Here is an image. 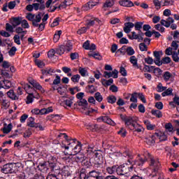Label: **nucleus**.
Wrapping results in <instances>:
<instances>
[{"instance_id":"nucleus-1","label":"nucleus","mask_w":179,"mask_h":179,"mask_svg":"<svg viewBox=\"0 0 179 179\" xmlns=\"http://www.w3.org/2000/svg\"><path fill=\"white\" fill-rule=\"evenodd\" d=\"M73 48V45H72V42L68 41L64 42V45H62L59 48L56 50V54L62 55V54L64 52H69L70 51H72Z\"/></svg>"},{"instance_id":"nucleus-2","label":"nucleus","mask_w":179,"mask_h":179,"mask_svg":"<svg viewBox=\"0 0 179 179\" xmlns=\"http://www.w3.org/2000/svg\"><path fill=\"white\" fill-rule=\"evenodd\" d=\"M1 171L4 174H16L17 166H16V164H6L2 167Z\"/></svg>"},{"instance_id":"nucleus-3","label":"nucleus","mask_w":179,"mask_h":179,"mask_svg":"<svg viewBox=\"0 0 179 179\" xmlns=\"http://www.w3.org/2000/svg\"><path fill=\"white\" fill-rule=\"evenodd\" d=\"M134 171V166L128 165L126 164L125 165H121L119 167H117V174L118 176H125V174H128L129 171Z\"/></svg>"},{"instance_id":"nucleus-4","label":"nucleus","mask_w":179,"mask_h":179,"mask_svg":"<svg viewBox=\"0 0 179 179\" xmlns=\"http://www.w3.org/2000/svg\"><path fill=\"white\" fill-rule=\"evenodd\" d=\"M145 162L146 157H145L143 155H138L136 159L134 161H132V159H128V163L133 166V169H135V167H140L141 166H143Z\"/></svg>"},{"instance_id":"nucleus-5","label":"nucleus","mask_w":179,"mask_h":179,"mask_svg":"<svg viewBox=\"0 0 179 179\" xmlns=\"http://www.w3.org/2000/svg\"><path fill=\"white\" fill-rule=\"evenodd\" d=\"M27 19L32 22V26H38L37 23L41 22V13H39L36 15V14L29 13L27 14Z\"/></svg>"},{"instance_id":"nucleus-6","label":"nucleus","mask_w":179,"mask_h":179,"mask_svg":"<svg viewBox=\"0 0 179 179\" xmlns=\"http://www.w3.org/2000/svg\"><path fill=\"white\" fill-rule=\"evenodd\" d=\"M76 139L69 138L68 140H64L62 142L61 147L65 150H69V149H73V146L76 145Z\"/></svg>"},{"instance_id":"nucleus-7","label":"nucleus","mask_w":179,"mask_h":179,"mask_svg":"<svg viewBox=\"0 0 179 179\" xmlns=\"http://www.w3.org/2000/svg\"><path fill=\"white\" fill-rule=\"evenodd\" d=\"M160 23L164 27H170L172 30H176L177 29V24L174 23V19L171 17H169L166 20H161Z\"/></svg>"},{"instance_id":"nucleus-8","label":"nucleus","mask_w":179,"mask_h":179,"mask_svg":"<svg viewBox=\"0 0 179 179\" xmlns=\"http://www.w3.org/2000/svg\"><path fill=\"white\" fill-rule=\"evenodd\" d=\"M27 125L31 128H36V129H38V131H44V127L40 123L34 122V117H29Z\"/></svg>"},{"instance_id":"nucleus-9","label":"nucleus","mask_w":179,"mask_h":179,"mask_svg":"<svg viewBox=\"0 0 179 179\" xmlns=\"http://www.w3.org/2000/svg\"><path fill=\"white\" fill-rule=\"evenodd\" d=\"M99 3H100L99 0H90L87 3L82 6V10H84L85 12L90 10V9H93L94 6H97Z\"/></svg>"},{"instance_id":"nucleus-10","label":"nucleus","mask_w":179,"mask_h":179,"mask_svg":"<svg viewBox=\"0 0 179 179\" xmlns=\"http://www.w3.org/2000/svg\"><path fill=\"white\" fill-rule=\"evenodd\" d=\"M122 120L125 122V125L129 127V128H131L138 122V117L134 116H126L123 117Z\"/></svg>"},{"instance_id":"nucleus-11","label":"nucleus","mask_w":179,"mask_h":179,"mask_svg":"<svg viewBox=\"0 0 179 179\" xmlns=\"http://www.w3.org/2000/svg\"><path fill=\"white\" fill-rule=\"evenodd\" d=\"M62 177L63 179H73L72 171L69 166H64L62 169Z\"/></svg>"},{"instance_id":"nucleus-12","label":"nucleus","mask_w":179,"mask_h":179,"mask_svg":"<svg viewBox=\"0 0 179 179\" xmlns=\"http://www.w3.org/2000/svg\"><path fill=\"white\" fill-rule=\"evenodd\" d=\"M107 164V162L103 163V159H101L99 161H96V162L94 164V169L95 170H98V171L103 172L106 171V166Z\"/></svg>"},{"instance_id":"nucleus-13","label":"nucleus","mask_w":179,"mask_h":179,"mask_svg":"<svg viewBox=\"0 0 179 179\" xmlns=\"http://www.w3.org/2000/svg\"><path fill=\"white\" fill-rule=\"evenodd\" d=\"M150 166L152 169L153 173H155L156 174V173H157L159 170V167H160V162H159V159H155L153 158H151Z\"/></svg>"},{"instance_id":"nucleus-14","label":"nucleus","mask_w":179,"mask_h":179,"mask_svg":"<svg viewBox=\"0 0 179 179\" xmlns=\"http://www.w3.org/2000/svg\"><path fill=\"white\" fill-rule=\"evenodd\" d=\"M103 77L106 79L110 78H113L114 79H117L118 78V71L115 69L113 71H104L103 72Z\"/></svg>"},{"instance_id":"nucleus-15","label":"nucleus","mask_w":179,"mask_h":179,"mask_svg":"<svg viewBox=\"0 0 179 179\" xmlns=\"http://www.w3.org/2000/svg\"><path fill=\"white\" fill-rule=\"evenodd\" d=\"M71 3H72V1H69L68 2V0H65L64 1H63L62 3L59 4V6L58 7L55 6L53 7L52 9L50 10V12H55V10H57V9H65V8H66L67 6H69V5H71Z\"/></svg>"},{"instance_id":"nucleus-16","label":"nucleus","mask_w":179,"mask_h":179,"mask_svg":"<svg viewBox=\"0 0 179 179\" xmlns=\"http://www.w3.org/2000/svg\"><path fill=\"white\" fill-rule=\"evenodd\" d=\"M99 177H103L100 176V171H92L89 173V176H85L84 179H97Z\"/></svg>"},{"instance_id":"nucleus-17","label":"nucleus","mask_w":179,"mask_h":179,"mask_svg":"<svg viewBox=\"0 0 179 179\" xmlns=\"http://www.w3.org/2000/svg\"><path fill=\"white\" fill-rule=\"evenodd\" d=\"M160 53L162 54V52H159V51H154L153 55L155 57L154 62L155 65H157V66H162V63L160 62L162 60L161 58L162 57L160 56Z\"/></svg>"},{"instance_id":"nucleus-18","label":"nucleus","mask_w":179,"mask_h":179,"mask_svg":"<svg viewBox=\"0 0 179 179\" xmlns=\"http://www.w3.org/2000/svg\"><path fill=\"white\" fill-rule=\"evenodd\" d=\"M130 128L133 132H138V134H140V132H144L145 131V128H143L142 125L138 123V122L134 123V125L131 126Z\"/></svg>"},{"instance_id":"nucleus-19","label":"nucleus","mask_w":179,"mask_h":179,"mask_svg":"<svg viewBox=\"0 0 179 179\" xmlns=\"http://www.w3.org/2000/svg\"><path fill=\"white\" fill-rule=\"evenodd\" d=\"M97 121H102L109 125H115V122H114V121H113L108 116H101L97 118Z\"/></svg>"},{"instance_id":"nucleus-20","label":"nucleus","mask_w":179,"mask_h":179,"mask_svg":"<svg viewBox=\"0 0 179 179\" xmlns=\"http://www.w3.org/2000/svg\"><path fill=\"white\" fill-rule=\"evenodd\" d=\"M29 83L34 87V89L40 90L42 93H44V88H43V86H41L38 82H36L35 80H30Z\"/></svg>"},{"instance_id":"nucleus-21","label":"nucleus","mask_w":179,"mask_h":179,"mask_svg":"<svg viewBox=\"0 0 179 179\" xmlns=\"http://www.w3.org/2000/svg\"><path fill=\"white\" fill-rule=\"evenodd\" d=\"M135 24L133 22H128L124 23V27H123V31L126 34L131 33V30L134 29Z\"/></svg>"},{"instance_id":"nucleus-22","label":"nucleus","mask_w":179,"mask_h":179,"mask_svg":"<svg viewBox=\"0 0 179 179\" xmlns=\"http://www.w3.org/2000/svg\"><path fill=\"white\" fill-rule=\"evenodd\" d=\"M36 171L34 168H27L25 177H27L28 179H32L36 176Z\"/></svg>"},{"instance_id":"nucleus-23","label":"nucleus","mask_w":179,"mask_h":179,"mask_svg":"<svg viewBox=\"0 0 179 179\" xmlns=\"http://www.w3.org/2000/svg\"><path fill=\"white\" fill-rule=\"evenodd\" d=\"M41 72L45 76H52V73H55L56 71L55 69L48 67L45 69H42Z\"/></svg>"},{"instance_id":"nucleus-24","label":"nucleus","mask_w":179,"mask_h":179,"mask_svg":"<svg viewBox=\"0 0 179 179\" xmlns=\"http://www.w3.org/2000/svg\"><path fill=\"white\" fill-rule=\"evenodd\" d=\"M110 163L106 162V165L105 166V170H106L107 173L108 174H114V173H117V166L113 165L112 166H110Z\"/></svg>"},{"instance_id":"nucleus-25","label":"nucleus","mask_w":179,"mask_h":179,"mask_svg":"<svg viewBox=\"0 0 179 179\" xmlns=\"http://www.w3.org/2000/svg\"><path fill=\"white\" fill-rule=\"evenodd\" d=\"M74 159L76 162V163H83L85 160H86L87 157L83 154H74Z\"/></svg>"},{"instance_id":"nucleus-26","label":"nucleus","mask_w":179,"mask_h":179,"mask_svg":"<svg viewBox=\"0 0 179 179\" xmlns=\"http://www.w3.org/2000/svg\"><path fill=\"white\" fill-rule=\"evenodd\" d=\"M119 5L125 8H132L134 3L131 0H121L119 1Z\"/></svg>"},{"instance_id":"nucleus-27","label":"nucleus","mask_w":179,"mask_h":179,"mask_svg":"<svg viewBox=\"0 0 179 179\" xmlns=\"http://www.w3.org/2000/svg\"><path fill=\"white\" fill-rule=\"evenodd\" d=\"M89 156H94L95 162L103 160V155H101V152L97 151L96 149L95 151H93V152L91 155H89Z\"/></svg>"},{"instance_id":"nucleus-28","label":"nucleus","mask_w":179,"mask_h":179,"mask_svg":"<svg viewBox=\"0 0 179 179\" xmlns=\"http://www.w3.org/2000/svg\"><path fill=\"white\" fill-rule=\"evenodd\" d=\"M7 95L9 99H11V100H19V96L15 94V91L13 90H10L7 92Z\"/></svg>"},{"instance_id":"nucleus-29","label":"nucleus","mask_w":179,"mask_h":179,"mask_svg":"<svg viewBox=\"0 0 179 179\" xmlns=\"http://www.w3.org/2000/svg\"><path fill=\"white\" fill-rule=\"evenodd\" d=\"M22 17H13L12 25L13 27H17V26H20L22 23Z\"/></svg>"},{"instance_id":"nucleus-30","label":"nucleus","mask_w":179,"mask_h":179,"mask_svg":"<svg viewBox=\"0 0 179 179\" xmlns=\"http://www.w3.org/2000/svg\"><path fill=\"white\" fill-rule=\"evenodd\" d=\"M80 150H82V143L80 142H78V144L74 145V148H72V152L76 155L80 153Z\"/></svg>"},{"instance_id":"nucleus-31","label":"nucleus","mask_w":179,"mask_h":179,"mask_svg":"<svg viewBox=\"0 0 179 179\" xmlns=\"http://www.w3.org/2000/svg\"><path fill=\"white\" fill-rule=\"evenodd\" d=\"M144 124L146 126L148 131H153V129L156 128V125L152 124L150 123V121H149V120H144Z\"/></svg>"},{"instance_id":"nucleus-32","label":"nucleus","mask_w":179,"mask_h":179,"mask_svg":"<svg viewBox=\"0 0 179 179\" xmlns=\"http://www.w3.org/2000/svg\"><path fill=\"white\" fill-rule=\"evenodd\" d=\"M114 83V80L113 78H110L109 80H106L103 78L101 80V84L103 86H105V87H107V86H111Z\"/></svg>"},{"instance_id":"nucleus-33","label":"nucleus","mask_w":179,"mask_h":179,"mask_svg":"<svg viewBox=\"0 0 179 179\" xmlns=\"http://www.w3.org/2000/svg\"><path fill=\"white\" fill-rule=\"evenodd\" d=\"M1 83H3V89H10L12 87V82L9 80L4 79L1 81Z\"/></svg>"},{"instance_id":"nucleus-34","label":"nucleus","mask_w":179,"mask_h":179,"mask_svg":"<svg viewBox=\"0 0 179 179\" xmlns=\"http://www.w3.org/2000/svg\"><path fill=\"white\" fill-rule=\"evenodd\" d=\"M78 72L83 78H86V76H89V73L87 72V69L83 67H79Z\"/></svg>"},{"instance_id":"nucleus-35","label":"nucleus","mask_w":179,"mask_h":179,"mask_svg":"<svg viewBox=\"0 0 179 179\" xmlns=\"http://www.w3.org/2000/svg\"><path fill=\"white\" fill-rule=\"evenodd\" d=\"M130 62L131 64H132L134 68H137V69H139V65H138V59H136V57L135 56L130 57Z\"/></svg>"},{"instance_id":"nucleus-36","label":"nucleus","mask_w":179,"mask_h":179,"mask_svg":"<svg viewBox=\"0 0 179 179\" xmlns=\"http://www.w3.org/2000/svg\"><path fill=\"white\" fill-rule=\"evenodd\" d=\"M122 155L124 157H128L129 160H132V159H134V155H132V153L131 152V151H129V150H124L122 153Z\"/></svg>"},{"instance_id":"nucleus-37","label":"nucleus","mask_w":179,"mask_h":179,"mask_svg":"<svg viewBox=\"0 0 179 179\" xmlns=\"http://www.w3.org/2000/svg\"><path fill=\"white\" fill-rule=\"evenodd\" d=\"M95 151H96V147L93 144L89 145L86 150L87 156H89V155H92V153H93V152H95Z\"/></svg>"},{"instance_id":"nucleus-38","label":"nucleus","mask_w":179,"mask_h":179,"mask_svg":"<svg viewBox=\"0 0 179 179\" xmlns=\"http://www.w3.org/2000/svg\"><path fill=\"white\" fill-rule=\"evenodd\" d=\"M162 97H166V96H173V88H168L166 90H164L162 93Z\"/></svg>"},{"instance_id":"nucleus-39","label":"nucleus","mask_w":179,"mask_h":179,"mask_svg":"<svg viewBox=\"0 0 179 179\" xmlns=\"http://www.w3.org/2000/svg\"><path fill=\"white\" fill-rule=\"evenodd\" d=\"M61 34H62V31H57L53 37L54 43H58L59 38H61Z\"/></svg>"},{"instance_id":"nucleus-40","label":"nucleus","mask_w":179,"mask_h":179,"mask_svg":"<svg viewBox=\"0 0 179 179\" xmlns=\"http://www.w3.org/2000/svg\"><path fill=\"white\" fill-rule=\"evenodd\" d=\"M73 99H75L73 96L69 97L64 101V104L67 107H72V104H73Z\"/></svg>"},{"instance_id":"nucleus-41","label":"nucleus","mask_w":179,"mask_h":179,"mask_svg":"<svg viewBox=\"0 0 179 179\" xmlns=\"http://www.w3.org/2000/svg\"><path fill=\"white\" fill-rule=\"evenodd\" d=\"M151 114L157 117V118H162V117H163V113H162V111H160V110H152Z\"/></svg>"},{"instance_id":"nucleus-42","label":"nucleus","mask_w":179,"mask_h":179,"mask_svg":"<svg viewBox=\"0 0 179 179\" xmlns=\"http://www.w3.org/2000/svg\"><path fill=\"white\" fill-rule=\"evenodd\" d=\"M167 89V87L163 86V84L162 83H159L157 85L156 90L158 93H162V92H164Z\"/></svg>"},{"instance_id":"nucleus-43","label":"nucleus","mask_w":179,"mask_h":179,"mask_svg":"<svg viewBox=\"0 0 179 179\" xmlns=\"http://www.w3.org/2000/svg\"><path fill=\"white\" fill-rule=\"evenodd\" d=\"M64 139V141H68L69 139V136L66 133H59V135H57V139L58 141H61V139Z\"/></svg>"},{"instance_id":"nucleus-44","label":"nucleus","mask_w":179,"mask_h":179,"mask_svg":"<svg viewBox=\"0 0 179 179\" xmlns=\"http://www.w3.org/2000/svg\"><path fill=\"white\" fill-rule=\"evenodd\" d=\"M143 26V22H136L134 24V29L137 31H141V30H142Z\"/></svg>"},{"instance_id":"nucleus-45","label":"nucleus","mask_w":179,"mask_h":179,"mask_svg":"<svg viewBox=\"0 0 179 179\" xmlns=\"http://www.w3.org/2000/svg\"><path fill=\"white\" fill-rule=\"evenodd\" d=\"M1 75L4 79H12L13 75L6 71V70H2Z\"/></svg>"},{"instance_id":"nucleus-46","label":"nucleus","mask_w":179,"mask_h":179,"mask_svg":"<svg viewBox=\"0 0 179 179\" xmlns=\"http://www.w3.org/2000/svg\"><path fill=\"white\" fill-rule=\"evenodd\" d=\"M12 128H13L12 123L8 124L7 127H5L2 129L3 133L9 134V132L12 131Z\"/></svg>"},{"instance_id":"nucleus-47","label":"nucleus","mask_w":179,"mask_h":179,"mask_svg":"<svg viewBox=\"0 0 179 179\" xmlns=\"http://www.w3.org/2000/svg\"><path fill=\"white\" fill-rule=\"evenodd\" d=\"M130 101H131V103H138V92H134L130 94Z\"/></svg>"},{"instance_id":"nucleus-48","label":"nucleus","mask_w":179,"mask_h":179,"mask_svg":"<svg viewBox=\"0 0 179 179\" xmlns=\"http://www.w3.org/2000/svg\"><path fill=\"white\" fill-rule=\"evenodd\" d=\"M87 89L88 90V93H90V94H93V93H96V92H97V88H96L93 85H88Z\"/></svg>"},{"instance_id":"nucleus-49","label":"nucleus","mask_w":179,"mask_h":179,"mask_svg":"<svg viewBox=\"0 0 179 179\" xmlns=\"http://www.w3.org/2000/svg\"><path fill=\"white\" fill-rule=\"evenodd\" d=\"M129 38L130 40H138V43H139V35L135 31L131 32V36L129 35Z\"/></svg>"},{"instance_id":"nucleus-50","label":"nucleus","mask_w":179,"mask_h":179,"mask_svg":"<svg viewBox=\"0 0 179 179\" xmlns=\"http://www.w3.org/2000/svg\"><path fill=\"white\" fill-rule=\"evenodd\" d=\"M153 3L155 6L157 10H159L162 8L163 4H162V1L159 0H153Z\"/></svg>"},{"instance_id":"nucleus-51","label":"nucleus","mask_w":179,"mask_h":179,"mask_svg":"<svg viewBox=\"0 0 179 179\" xmlns=\"http://www.w3.org/2000/svg\"><path fill=\"white\" fill-rule=\"evenodd\" d=\"M66 163H73V162H76L75 160V155H69V157H64Z\"/></svg>"},{"instance_id":"nucleus-52","label":"nucleus","mask_w":179,"mask_h":179,"mask_svg":"<svg viewBox=\"0 0 179 179\" xmlns=\"http://www.w3.org/2000/svg\"><path fill=\"white\" fill-rule=\"evenodd\" d=\"M35 64L36 66H38V68H41V69H43L44 66H45V63L41 60L35 59Z\"/></svg>"},{"instance_id":"nucleus-53","label":"nucleus","mask_w":179,"mask_h":179,"mask_svg":"<svg viewBox=\"0 0 179 179\" xmlns=\"http://www.w3.org/2000/svg\"><path fill=\"white\" fill-rule=\"evenodd\" d=\"M108 103L110 104H114L117 101V97L114 95H110L107 97Z\"/></svg>"},{"instance_id":"nucleus-54","label":"nucleus","mask_w":179,"mask_h":179,"mask_svg":"<svg viewBox=\"0 0 179 179\" xmlns=\"http://www.w3.org/2000/svg\"><path fill=\"white\" fill-rule=\"evenodd\" d=\"M1 104L3 107L8 108L10 105V101H9V99L4 98L1 99Z\"/></svg>"},{"instance_id":"nucleus-55","label":"nucleus","mask_w":179,"mask_h":179,"mask_svg":"<svg viewBox=\"0 0 179 179\" xmlns=\"http://www.w3.org/2000/svg\"><path fill=\"white\" fill-rule=\"evenodd\" d=\"M114 6V0H106L103 4V8H111Z\"/></svg>"},{"instance_id":"nucleus-56","label":"nucleus","mask_w":179,"mask_h":179,"mask_svg":"<svg viewBox=\"0 0 179 179\" xmlns=\"http://www.w3.org/2000/svg\"><path fill=\"white\" fill-rule=\"evenodd\" d=\"M95 100L98 101V103H101L103 101V96L100 92H96L94 94Z\"/></svg>"},{"instance_id":"nucleus-57","label":"nucleus","mask_w":179,"mask_h":179,"mask_svg":"<svg viewBox=\"0 0 179 179\" xmlns=\"http://www.w3.org/2000/svg\"><path fill=\"white\" fill-rule=\"evenodd\" d=\"M77 103L80 107H86L87 106V101L84 99H80Z\"/></svg>"},{"instance_id":"nucleus-58","label":"nucleus","mask_w":179,"mask_h":179,"mask_svg":"<svg viewBox=\"0 0 179 179\" xmlns=\"http://www.w3.org/2000/svg\"><path fill=\"white\" fill-rule=\"evenodd\" d=\"M21 26L22 27V29H29L30 28V25L29 24V22H27V20H21Z\"/></svg>"},{"instance_id":"nucleus-59","label":"nucleus","mask_w":179,"mask_h":179,"mask_svg":"<svg viewBox=\"0 0 179 179\" xmlns=\"http://www.w3.org/2000/svg\"><path fill=\"white\" fill-rule=\"evenodd\" d=\"M170 62H171V58L169 57H166L162 58V59L160 61V63L164 64V65L167 64H170Z\"/></svg>"},{"instance_id":"nucleus-60","label":"nucleus","mask_w":179,"mask_h":179,"mask_svg":"<svg viewBox=\"0 0 179 179\" xmlns=\"http://www.w3.org/2000/svg\"><path fill=\"white\" fill-rule=\"evenodd\" d=\"M165 129H167L168 132H173L174 127H173V124L171 123H166L165 124Z\"/></svg>"},{"instance_id":"nucleus-61","label":"nucleus","mask_w":179,"mask_h":179,"mask_svg":"<svg viewBox=\"0 0 179 179\" xmlns=\"http://www.w3.org/2000/svg\"><path fill=\"white\" fill-rule=\"evenodd\" d=\"M126 52L127 55L132 56L134 55V54H135V50L132 47H128L127 48H126Z\"/></svg>"},{"instance_id":"nucleus-62","label":"nucleus","mask_w":179,"mask_h":179,"mask_svg":"<svg viewBox=\"0 0 179 179\" xmlns=\"http://www.w3.org/2000/svg\"><path fill=\"white\" fill-rule=\"evenodd\" d=\"M118 135H120L122 138H125L127 136V130L124 128L120 129L119 131H117Z\"/></svg>"},{"instance_id":"nucleus-63","label":"nucleus","mask_w":179,"mask_h":179,"mask_svg":"<svg viewBox=\"0 0 179 179\" xmlns=\"http://www.w3.org/2000/svg\"><path fill=\"white\" fill-rule=\"evenodd\" d=\"M71 80H72V82H73L74 83H76L79 82V80H80V76L79 74L73 75V76L71 77Z\"/></svg>"},{"instance_id":"nucleus-64","label":"nucleus","mask_w":179,"mask_h":179,"mask_svg":"<svg viewBox=\"0 0 179 179\" xmlns=\"http://www.w3.org/2000/svg\"><path fill=\"white\" fill-rule=\"evenodd\" d=\"M170 78H171V73L169 71H166L164 73V79L166 82H169L170 80Z\"/></svg>"}]
</instances>
